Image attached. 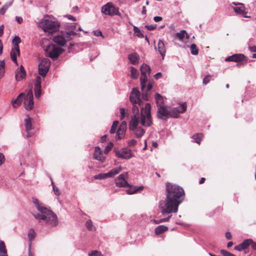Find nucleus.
<instances>
[{"label":"nucleus","mask_w":256,"mask_h":256,"mask_svg":"<svg viewBox=\"0 0 256 256\" xmlns=\"http://www.w3.org/2000/svg\"><path fill=\"white\" fill-rule=\"evenodd\" d=\"M184 192L183 188L174 184L167 183L166 184V198L160 202L159 207L164 216L176 213L178 206L184 199Z\"/></svg>","instance_id":"f257e3e1"},{"label":"nucleus","mask_w":256,"mask_h":256,"mask_svg":"<svg viewBox=\"0 0 256 256\" xmlns=\"http://www.w3.org/2000/svg\"><path fill=\"white\" fill-rule=\"evenodd\" d=\"M150 110L151 106L150 104L146 103L144 104V108H142L140 120H136L134 118L132 120H130L129 124V129L133 132L136 138H141L146 132L143 128L138 126L139 123L145 127H149L152 124Z\"/></svg>","instance_id":"f03ea898"},{"label":"nucleus","mask_w":256,"mask_h":256,"mask_svg":"<svg viewBox=\"0 0 256 256\" xmlns=\"http://www.w3.org/2000/svg\"><path fill=\"white\" fill-rule=\"evenodd\" d=\"M32 202L37 208L38 213H34V216L40 222L44 221L51 226H56L58 224V217L52 210L39 203L36 198H32Z\"/></svg>","instance_id":"7ed1b4c3"},{"label":"nucleus","mask_w":256,"mask_h":256,"mask_svg":"<svg viewBox=\"0 0 256 256\" xmlns=\"http://www.w3.org/2000/svg\"><path fill=\"white\" fill-rule=\"evenodd\" d=\"M150 68L146 64H143L140 66V72L142 76L140 78V86L142 91L143 92L150 91L152 88V85L149 82L146 87V83L148 81V76L150 73Z\"/></svg>","instance_id":"20e7f679"},{"label":"nucleus","mask_w":256,"mask_h":256,"mask_svg":"<svg viewBox=\"0 0 256 256\" xmlns=\"http://www.w3.org/2000/svg\"><path fill=\"white\" fill-rule=\"evenodd\" d=\"M39 26L44 32L52 33L58 30L60 24L58 22L53 20L52 18L46 16L41 20Z\"/></svg>","instance_id":"39448f33"},{"label":"nucleus","mask_w":256,"mask_h":256,"mask_svg":"<svg viewBox=\"0 0 256 256\" xmlns=\"http://www.w3.org/2000/svg\"><path fill=\"white\" fill-rule=\"evenodd\" d=\"M63 51V48H58L53 44L48 46L45 50L46 56L53 60L56 59Z\"/></svg>","instance_id":"423d86ee"},{"label":"nucleus","mask_w":256,"mask_h":256,"mask_svg":"<svg viewBox=\"0 0 256 256\" xmlns=\"http://www.w3.org/2000/svg\"><path fill=\"white\" fill-rule=\"evenodd\" d=\"M174 114L171 112V107L162 105L158 107L157 117L162 120H166L173 116Z\"/></svg>","instance_id":"0eeeda50"},{"label":"nucleus","mask_w":256,"mask_h":256,"mask_svg":"<svg viewBox=\"0 0 256 256\" xmlns=\"http://www.w3.org/2000/svg\"><path fill=\"white\" fill-rule=\"evenodd\" d=\"M130 100L132 104H138L140 107V110L142 108H144V106H142L143 101L141 98L140 93L137 88H133L130 94Z\"/></svg>","instance_id":"6e6552de"},{"label":"nucleus","mask_w":256,"mask_h":256,"mask_svg":"<svg viewBox=\"0 0 256 256\" xmlns=\"http://www.w3.org/2000/svg\"><path fill=\"white\" fill-rule=\"evenodd\" d=\"M75 34H76L72 31L66 32L64 34H63L62 35H58L54 36L53 40L58 44L64 46L66 44V40H70V36Z\"/></svg>","instance_id":"1a4fd4ad"},{"label":"nucleus","mask_w":256,"mask_h":256,"mask_svg":"<svg viewBox=\"0 0 256 256\" xmlns=\"http://www.w3.org/2000/svg\"><path fill=\"white\" fill-rule=\"evenodd\" d=\"M101 12L102 14L113 16L118 14V8L112 2H108L102 8Z\"/></svg>","instance_id":"9d476101"},{"label":"nucleus","mask_w":256,"mask_h":256,"mask_svg":"<svg viewBox=\"0 0 256 256\" xmlns=\"http://www.w3.org/2000/svg\"><path fill=\"white\" fill-rule=\"evenodd\" d=\"M50 64V61L48 58L42 60L38 65L39 74L42 77L46 76Z\"/></svg>","instance_id":"9b49d317"},{"label":"nucleus","mask_w":256,"mask_h":256,"mask_svg":"<svg viewBox=\"0 0 256 256\" xmlns=\"http://www.w3.org/2000/svg\"><path fill=\"white\" fill-rule=\"evenodd\" d=\"M132 151L127 148H124L116 151V156L123 159H129L132 156Z\"/></svg>","instance_id":"f8f14e48"},{"label":"nucleus","mask_w":256,"mask_h":256,"mask_svg":"<svg viewBox=\"0 0 256 256\" xmlns=\"http://www.w3.org/2000/svg\"><path fill=\"white\" fill-rule=\"evenodd\" d=\"M128 177V172H124L118 176L116 179V184L118 187H126L128 186L129 184L128 183L126 179Z\"/></svg>","instance_id":"ddd939ff"},{"label":"nucleus","mask_w":256,"mask_h":256,"mask_svg":"<svg viewBox=\"0 0 256 256\" xmlns=\"http://www.w3.org/2000/svg\"><path fill=\"white\" fill-rule=\"evenodd\" d=\"M186 110V103L180 104L179 106L175 108L171 107V112L174 114L172 118H178L179 114L184 113Z\"/></svg>","instance_id":"4468645a"},{"label":"nucleus","mask_w":256,"mask_h":256,"mask_svg":"<svg viewBox=\"0 0 256 256\" xmlns=\"http://www.w3.org/2000/svg\"><path fill=\"white\" fill-rule=\"evenodd\" d=\"M226 62H246V56L244 54H236L226 58Z\"/></svg>","instance_id":"2eb2a0df"},{"label":"nucleus","mask_w":256,"mask_h":256,"mask_svg":"<svg viewBox=\"0 0 256 256\" xmlns=\"http://www.w3.org/2000/svg\"><path fill=\"white\" fill-rule=\"evenodd\" d=\"M24 106L26 110H31L34 106L33 94L32 91L30 90L26 96V99L24 102Z\"/></svg>","instance_id":"dca6fc26"},{"label":"nucleus","mask_w":256,"mask_h":256,"mask_svg":"<svg viewBox=\"0 0 256 256\" xmlns=\"http://www.w3.org/2000/svg\"><path fill=\"white\" fill-rule=\"evenodd\" d=\"M41 78L38 76L34 84V94L36 98H39L41 96Z\"/></svg>","instance_id":"f3484780"},{"label":"nucleus","mask_w":256,"mask_h":256,"mask_svg":"<svg viewBox=\"0 0 256 256\" xmlns=\"http://www.w3.org/2000/svg\"><path fill=\"white\" fill-rule=\"evenodd\" d=\"M232 4L236 6L235 7H233V9L236 13L240 14H244L246 13L243 4L234 2H232Z\"/></svg>","instance_id":"a211bd4d"},{"label":"nucleus","mask_w":256,"mask_h":256,"mask_svg":"<svg viewBox=\"0 0 256 256\" xmlns=\"http://www.w3.org/2000/svg\"><path fill=\"white\" fill-rule=\"evenodd\" d=\"M26 76V72L22 66H21L19 69L16 72L15 78L16 80L20 81Z\"/></svg>","instance_id":"6ab92c4d"},{"label":"nucleus","mask_w":256,"mask_h":256,"mask_svg":"<svg viewBox=\"0 0 256 256\" xmlns=\"http://www.w3.org/2000/svg\"><path fill=\"white\" fill-rule=\"evenodd\" d=\"M94 157L96 160L101 162H103L104 161L105 157L102 155V150L99 146L95 147Z\"/></svg>","instance_id":"aec40b11"},{"label":"nucleus","mask_w":256,"mask_h":256,"mask_svg":"<svg viewBox=\"0 0 256 256\" xmlns=\"http://www.w3.org/2000/svg\"><path fill=\"white\" fill-rule=\"evenodd\" d=\"M25 96V94L23 92L20 94L17 98L16 99H12L11 100V103L12 105V107L14 108H16L20 106L22 102V98Z\"/></svg>","instance_id":"412c9836"},{"label":"nucleus","mask_w":256,"mask_h":256,"mask_svg":"<svg viewBox=\"0 0 256 256\" xmlns=\"http://www.w3.org/2000/svg\"><path fill=\"white\" fill-rule=\"evenodd\" d=\"M139 108L140 107L138 104H133L132 111L134 114L131 118V120H132L134 118L136 120H140V114Z\"/></svg>","instance_id":"4be33fe9"},{"label":"nucleus","mask_w":256,"mask_h":256,"mask_svg":"<svg viewBox=\"0 0 256 256\" xmlns=\"http://www.w3.org/2000/svg\"><path fill=\"white\" fill-rule=\"evenodd\" d=\"M158 51L162 56V59H164L166 52V48L163 41L161 40H159L158 42Z\"/></svg>","instance_id":"5701e85b"},{"label":"nucleus","mask_w":256,"mask_h":256,"mask_svg":"<svg viewBox=\"0 0 256 256\" xmlns=\"http://www.w3.org/2000/svg\"><path fill=\"white\" fill-rule=\"evenodd\" d=\"M122 170V168L120 166L118 168H114L108 172L106 173L107 178H112L116 175L119 174Z\"/></svg>","instance_id":"b1692460"},{"label":"nucleus","mask_w":256,"mask_h":256,"mask_svg":"<svg viewBox=\"0 0 256 256\" xmlns=\"http://www.w3.org/2000/svg\"><path fill=\"white\" fill-rule=\"evenodd\" d=\"M128 58L132 64H136L138 63L140 59L139 55L136 52H133L129 54Z\"/></svg>","instance_id":"393cba45"},{"label":"nucleus","mask_w":256,"mask_h":256,"mask_svg":"<svg viewBox=\"0 0 256 256\" xmlns=\"http://www.w3.org/2000/svg\"><path fill=\"white\" fill-rule=\"evenodd\" d=\"M17 54L18 56H20V48L16 49V48H14L11 50L10 55L11 59L12 60V62H14L16 64H18L17 60H16Z\"/></svg>","instance_id":"a878e982"},{"label":"nucleus","mask_w":256,"mask_h":256,"mask_svg":"<svg viewBox=\"0 0 256 256\" xmlns=\"http://www.w3.org/2000/svg\"><path fill=\"white\" fill-rule=\"evenodd\" d=\"M168 228L166 226L160 225L158 226L155 228L154 232L156 234H160L166 230H168Z\"/></svg>","instance_id":"bb28decb"},{"label":"nucleus","mask_w":256,"mask_h":256,"mask_svg":"<svg viewBox=\"0 0 256 256\" xmlns=\"http://www.w3.org/2000/svg\"><path fill=\"white\" fill-rule=\"evenodd\" d=\"M32 119L29 116H28V118L24 120V125L26 131H30L32 129Z\"/></svg>","instance_id":"cd10ccee"},{"label":"nucleus","mask_w":256,"mask_h":256,"mask_svg":"<svg viewBox=\"0 0 256 256\" xmlns=\"http://www.w3.org/2000/svg\"><path fill=\"white\" fill-rule=\"evenodd\" d=\"M0 256H8L4 242L0 240Z\"/></svg>","instance_id":"c85d7f7f"},{"label":"nucleus","mask_w":256,"mask_h":256,"mask_svg":"<svg viewBox=\"0 0 256 256\" xmlns=\"http://www.w3.org/2000/svg\"><path fill=\"white\" fill-rule=\"evenodd\" d=\"M156 102L157 104V106L158 107V106H162L164 104V99L162 96L159 94L156 93V94L154 96Z\"/></svg>","instance_id":"c756f323"},{"label":"nucleus","mask_w":256,"mask_h":256,"mask_svg":"<svg viewBox=\"0 0 256 256\" xmlns=\"http://www.w3.org/2000/svg\"><path fill=\"white\" fill-rule=\"evenodd\" d=\"M203 136V135L202 134H194L192 137V142H196L198 144H200L201 140Z\"/></svg>","instance_id":"7c9ffc66"},{"label":"nucleus","mask_w":256,"mask_h":256,"mask_svg":"<svg viewBox=\"0 0 256 256\" xmlns=\"http://www.w3.org/2000/svg\"><path fill=\"white\" fill-rule=\"evenodd\" d=\"M143 188H144L143 186H138V187L135 186L133 188H130V189L127 190L126 192L128 194H132L136 193L138 191H140V190H142Z\"/></svg>","instance_id":"2f4dec72"},{"label":"nucleus","mask_w":256,"mask_h":256,"mask_svg":"<svg viewBox=\"0 0 256 256\" xmlns=\"http://www.w3.org/2000/svg\"><path fill=\"white\" fill-rule=\"evenodd\" d=\"M12 3L13 0H11L4 4L2 8L0 10V14H4L6 12V10L8 9V8L12 5Z\"/></svg>","instance_id":"473e14b6"},{"label":"nucleus","mask_w":256,"mask_h":256,"mask_svg":"<svg viewBox=\"0 0 256 256\" xmlns=\"http://www.w3.org/2000/svg\"><path fill=\"white\" fill-rule=\"evenodd\" d=\"M36 236V233L33 229H30L28 234V237L29 240V245L32 244V240L34 239Z\"/></svg>","instance_id":"72a5a7b5"},{"label":"nucleus","mask_w":256,"mask_h":256,"mask_svg":"<svg viewBox=\"0 0 256 256\" xmlns=\"http://www.w3.org/2000/svg\"><path fill=\"white\" fill-rule=\"evenodd\" d=\"M21 42V40L20 37L18 36H15L12 40V43L14 45V48L16 49L20 48L18 44Z\"/></svg>","instance_id":"f704fd0d"},{"label":"nucleus","mask_w":256,"mask_h":256,"mask_svg":"<svg viewBox=\"0 0 256 256\" xmlns=\"http://www.w3.org/2000/svg\"><path fill=\"white\" fill-rule=\"evenodd\" d=\"M130 73H131V78L133 79H136L138 78V73L136 68H135L133 66H131L130 68Z\"/></svg>","instance_id":"c9c22d12"},{"label":"nucleus","mask_w":256,"mask_h":256,"mask_svg":"<svg viewBox=\"0 0 256 256\" xmlns=\"http://www.w3.org/2000/svg\"><path fill=\"white\" fill-rule=\"evenodd\" d=\"M252 243V240L251 239H248L244 240L242 243H241V245L242 247H244V249H246Z\"/></svg>","instance_id":"e433bc0d"},{"label":"nucleus","mask_w":256,"mask_h":256,"mask_svg":"<svg viewBox=\"0 0 256 256\" xmlns=\"http://www.w3.org/2000/svg\"><path fill=\"white\" fill-rule=\"evenodd\" d=\"M86 226L87 228L90 230H95L96 228L93 226L92 222L90 220H88L86 223Z\"/></svg>","instance_id":"4c0bfd02"},{"label":"nucleus","mask_w":256,"mask_h":256,"mask_svg":"<svg viewBox=\"0 0 256 256\" xmlns=\"http://www.w3.org/2000/svg\"><path fill=\"white\" fill-rule=\"evenodd\" d=\"M118 124L119 122L118 120H115L113 122L110 132V134L115 133Z\"/></svg>","instance_id":"58836bf2"},{"label":"nucleus","mask_w":256,"mask_h":256,"mask_svg":"<svg viewBox=\"0 0 256 256\" xmlns=\"http://www.w3.org/2000/svg\"><path fill=\"white\" fill-rule=\"evenodd\" d=\"M134 31L136 36L138 38H144V36L140 30L136 26H134Z\"/></svg>","instance_id":"ea45409f"},{"label":"nucleus","mask_w":256,"mask_h":256,"mask_svg":"<svg viewBox=\"0 0 256 256\" xmlns=\"http://www.w3.org/2000/svg\"><path fill=\"white\" fill-rule=\"evenodd\" d=\"M125 132L126 130H122L118 128L116 132V138L118 140H120L122 138V136L124 135Z\"/></svg>","instance_id":"a19ab883"},{"label":"nucleus","mask_w":256,"mask_h":256,"mask_svg":"<svg viewBox=\"0 0 256 256\" xmlns=\"http://www.w3.org/2000/svg\"><path fill=\"white\" fill-rule=\"evenodd\" d=\"M191 54L193 55H197L198 53V50L196 48L195 44H192L190 46Z\"/></svg>","instance_id":"79ce46f5"},{"label":"nucleus","mask_w":256,"mask_h":256,"mask_svg":"<svg viewBox=\"0 0 256 256\" xmlns=\"http://www.w3.org/2000/svg\"><path fill=\"white\" fill-rule=\"evenodd\" d=\"M95 180H104L107 178V176L106 173L105 174H96L94 176Z\"/></svg>","instance_id":"37998d69"},{"label":"nucleus","mask_w":256,"mask_h":256,"mask_svg":"<svg viewBox=\"0 0 256 256\" xmlns=\"http://www.w3.org/2000/svg\"><path fill=\"white\" fill-rule=\"evenodd\" d=\"M185 34H186V31L182 30L180 32H177L176 35L180 40H182L185 36Z\"/></svg>","instance_id":"c03bdc74"},{"label":"nucleus","mask_w":256,"mask_h":256,"mask_svg":"<svg viewBox=\"0 0 256 256\" xmlns=\"http://www.w3.org/2000/svg\"><path fill=\"white\" fill-rule=\"evenodd\" d=\"M220 253L223 256H236L230 252L224 250H220Z\"/></svg>","instance_id":"a18cd8bd"},{"label":"nucleus","mask_w":256,"mask_h":256,"mask_svg":"<svg viewBox=\"0 0 256 256\" xmlns=\"http://www.w3.org/2000/svg\"><path fill=\"white\" fill-rule=\"evenodd\" d=\"M52 184L53 190H54V194L56 196H59L60 194V191L58 188V187L54 185L53 182H52Z\"/></svg>","instance_id":"49530a36"},{"label":"nucleus","mask_w":256,"mask_h":256,"mask_svg":"<svg viewBox=\"0 0 256 256\" xmlns=\"http://www.w3.org/2000/svg\"><path fill=\"white\" fill-rule=\"evenodd\" d=\"M5 62L4 60H0V77H2L4 74V72L1 70V68H4Z\"/></svg>","instance_id":"de8ad7c7"},{"label":"nucleus","mask_w":256,"mask_h":256,"mask_svg":"<svg viewBox=\"0 0 256 256\" xmlns=\"http://www.w3.org/2000/svg\"><path fill=\"white\" fill-rule=\"evenodd\" d=\"M113 146V144L112 142H110L108 145L105 148H104V152L106 154L110 150L112 149V147Z\"/></svg>","instance_id":"09e8293b"},{"label":"nucleus","mask_w":256,"mask_h":256,"mask_svg":"<svg viewBox=\"0 0 256 256\" xmlns=\"http://www.w3.org/2000/svg\"><path fill=\"white\" fill-rule=\"evenodd\" d=\"M211 78L212 76L210 75H207L206 76L203 80V84H208L210 81Z\"/></svg>","instance_id":"8fccbe9b"},{"label":"nucleus","mask_w":256,"mask_h":256,"mask_svg":"<svg viewBox=\"0 0 256 256\" xmlns=\"http://www.w3.org/2000/svg\"><path fill=\"white\" fill-rule=\"evenodd\" d=\"M120 119L121 120H122L125 117V110H124V108H120Z\"/></svg>","instance_id":"3c124183"},{"label":"nucleus","mask_w":256,"mask_h":256,"mask_svg":"<svg viewBox=\"0 0 256 256\" xmlns=\"http://www.w3.org/2000/svg\"><path fill=\"white\" fill-rule=\"evenodd\" d=\"M89 256H103V255L98 251L94 250L91 254H89Z\"/></svg>","instance_id":"603ef678"},{"label":"nucleus","mask_w":256,"mask_h":256,"mask_svg":"<svg viewBox=\"0 0 256 256\" xmlns=\"http://www.w3.org/2000/svg\"><path fill=\"white\" fill-rule=\"evenodd\" d=\"M119 128L122 129V130H126V122L125 121H123L121 124H120Z\"/></svg>","instance_id":"864d4df0"},{"label":"nucleus","mask_w":256,"mask_h":256,"mask_svg":"<svg viewBox=\"0 0 256 256\" xmlns=\"http://www.w3.org/2000/svg\"><path fill=\"white\" fill-rule=\"evenodd\" d=\"M172 216V214H170L166 218L160 219V223L168 222Z\"/></svg>","instance_id":"5fc2aeb1"},{"label":"nucleus","mask_w":256,"mask_h":256,"mask_svg":"<svg viewBox=\"0 0 256 256\" xmlns=\"http://www.w3.org/2000/svg\"><path fill=\"white\" fill-rule=\"evenodd\" d=\"M136 143L137 141L136 140L132 139L128 142V145L129 146H134L136 144Z\"/></svg>","instance_id":"6e6d98bb"},{"label":"nucleus","mask_w":256,"mask_h":256,"mask_svg":"<svg viewBox=\"0 0 256 256\" xmlns=\"http://www.w3.org/2000/svg\"><path fill=\"white\" fill-rule=\"evenodd\" d=\"M145 27L148 30H152L156 28V25H146L145 26Z\"/></svg>","instance_id":"4d7b16f0"},{"label":"nucleus","mask_w":256,"mask_h":256,"mask_svg":"<svg viewBox=\"0 0 256 256\" xmlns=\"http://www.w3.org/2000/svg\"><path fill=\"white\" fill-rule=\"evenodd\" d=\"M234 249L238 251H241L242 250H244V247H242L241 245V244H240L238 246H234Z\"/></svg>","instance_id":"13d9d810"},{"label":"nucleus","mask_w":256,"mask_h":256,"mask_svg":"<svg viewBox=\"0 0 256 256\" xmlns=\"http://www.w3.org/2000/svg\"><path fill=\"white\" fill-rule=\"evenodd\" d=\"M5 158L4 154L0 153V166L2 165L4 162Z\"/></svg>","instance_id":"bf43d9fd"},{"label":"nucleus","mask_w":256,"mask_h":256,"mask_svg":"<svg viewBox=\"0 0 256 256\" xmlns=\"http://www.w3.org/2000/svg\"><path fill=\"white\" fill-rule=\"evenodd\" d=\"M94 36H102V32L100 30H98L94 31Z\"/></svg>","instance_id":"052dcab7"},{"label":"nucleus","mask_w":256,"mask_h":256,"mask_svg":"<svg viewBox=\"0 0 256 256\" xmlns=\"http://www.w3.org/2000/svg\"><path fill=\"white\" fill-rule=\"evenodd\" d=\"M248 49L252 52H256V46H249Z\"/></svg>","instance_id":"680f3d73"},{"label":"nucleus","mask_w":256,"mask_h":256,"mask_svg":"<svg viewBox=\"0 0 256 256\" xmlns=\"http://www.w3.org/2000/svg\"><path fill=\"white\" fill-rule=\"evenodd\" d=\"M154 20L155 22H158L162 20V18L161 16H156L154 17Z\"/></svg>","instance_id":"e2e57ef3"},{"label":"nucleus","mask_w":256,"mask_h":256,"mask_svg":"<svg viewBox=\"0 0 256 256\" xmlns=\"http://www.w3.org/2000/svg\"><path fill=\"white\" fill-rule=\"evenodd\" d=\"M142 100H148V96L147 94H142Z\"/></svg>","instance_id":"0e129e2a"},{"label":"nucleus","mask_w":256,"mask_h":256,"mask_svg":"<svg viewBox=\"0 0 256 256\" xmlns=\"http://www.w3.org/2000/svg\"><path fill=\"white\" fill-rule=\"evenodd\" d=\"M226 238L227 240H230L232 238V235L230 232H226Z\"/></svg>","instance_id":"69168bd1"},{"label":"nucleus","mask_w":256,"mask_h":256,"mask_svg":"<svg viewBox=\"0 0 256 256\" xmlns=\"http://www.w3.org/2000/svg\"><path fill=\"white\" fill-rule=\"evenodd\" d=\"M66 16L67 17L68 20H73V21H75L76 20L75 18L72 15L68 14V15H66Z\"/></svg>","instance_id":"338daca9"},{"label":"nucleus","mask_w":256,"mask_h":256,"mask_svg":"<svg viewBox=\"0 0 256 256\" xmlns=\"http://www.w3.org/2000/svg\"><path fill=\"white\" fill-rule=\"evenodd\" d=\"M161 76H162V74H161V72H158L157 74H156L154 76V78H155L156 80L158 79V78H160Z\"/></svg>","instance_id":"774afa93"}]
</instances>
